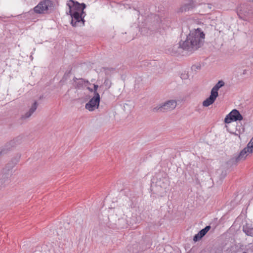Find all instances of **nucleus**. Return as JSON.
Returning a JSON list of instances; mask_svg holds the SVG:
<instances>
[{
  "mask_svg": "<svg viewBox=\"0 0 253 253\" xmlns=\"http://www.w3.org/2000/svg\"><path fill=\"white\" fill-rule=\"evenodd\" d=\"M195 6L196 4L193 0H187L182 4L180 10L181 12L189 11L193 9Z\"/></svg>",
  "mask_w": 253,
  "mask_h": 253,
  "instance_id": "nucleus-8",
  "label": "nucleus"
},
{
  "mask_svg": "<svg viewBox=\"0 0 253 253\" xmlns=\"http://www.w3.org/2000/svg\"><path fill=\"white\" fill-rule=\"evenodd\" d=\"M98 87V85L97 84H94V95H96L97 94H99V93L97 92V89Z\"/></svg>",
  "mask_w": 253,
  "mask_h": 253,
  "instance_id": "nucleus-19",
  "label": "nucleus"
},
{
  "mask_svg": "<svg viewBox=\"0 0 253 253\" xmlns=\"http://www.w3.org/2000/svg\"><path fill=\"white\" fill-rule=\"evenodd\" d=\"M69 8L68 14L72 18L71 24L73 27H82L84 26L85 20L84 17L85 13L84 11L86 7L84 3L81 4L73 0H69L67 3Z\"/></svg>",
  "mask_w": 253,
  "mask_h": 253,
  "instance_id": "nucleus-2",
  "label": "nucleus"
},
{
  "mask_svg": "<svg viewBox=\"0 0 253 253\" xmlns=\"http://www.w3.org/2000/svg\"><path fill=\"white\" fill-rule=\"evenodd\" d=\"M225 84L224 82L222 81H219L217 84L212 88L211 91L216 95H218V90L222 86H223Z\"/></svg>",
  "mask_w": 253,
  "mask_h": 253,
  "instance_id": "nucleus-15",
  "label": "nucleus"
},
{
  "mask_svg": "<svg viewBox=\"0 0 253 253\" xmlns=\"http://www.w3.org/2000/svg\"><path fill=\"white\" fill-rule=\"evenodd\" d=\"M107 80H105V81L104 83H107Z\"/></svg>",
  "mask_w": 253,
  "mask_h": 253,
  "instance_id": "nucleus-23",
  "label": "nucleus"
},
{
  "mask_svg": "<svg viewBox=\"0 0 253 253\" xmlns=\"http://www.w3.org/2000/svg\"><path fill=\"white\" fill-rule=\"evenodd\" d=\"M100 95L97 94L94 95L93 97L90 99V100L86 103L85 108L89 111H94L95 109L98 108L100 102Z\"/></svg>",
  "mask_w": 253,
  "mask_h": 253,
  "instance_id": "nucleus-6",
  "label": "nucleus"
},
{
  "mask_svg": "<svg viewBox=\"0 0 253 253\" xmlns=\"http://www.w3.org/2000/svg\"><path fill=\"white\" fill-rule=\"evenodd\" d=\"M127 206H130V207H131V206H132V205H131V203H128V204H127Z\"/></svg>",
  "mask_w": 253,
  "mask_h": 253,
  "instance_id": "nucleus-22",
  "label": "nucleus"
},
{
  "mask_svg": "<svg viewBox=\"0 0 253 253\" xmlns=\"http://www.w3.org/2000/svg\"><path fill=\"white\" fill-rule=\"evenodd\" d=\"M248 145L251 149V150H250V151L253 152V137L252 138L250 142L248 144Z\"/></svg>",
  "mask_w": 253,
  "mask_h": 253,
  "instance_id": "nucleus-18",
  "label": "nucleus"
},
{
  "mask_svg": "<svg viewBox=\"0 0 253 253\" xmlns=\"http://www.w3.org/2000/svg\"><path fill=\"white\" fill-rule=\"evenodd\" d=\"M245 6L244 5H241L237 9V13L239 17L244 20H247V16L248 12L247 10H245Z\"/></svg>",
  "mask_w": 253,
  "mask_h": 253,
  "instance_id": "nucleus-12",
  "label": "nucleus"
},
{
  "mask_svg": "<svg viewBox=\"0 0 253 253\" xmlns=\"http://www.w3.org/2000/svg\"><path fill=\"white\" fill-rule=\"evenodd\" d=\"M246 73H247V70H244L243 71V75H245V74H246Z\"/></svg>",
  "mask_w": 253,
  "mask_h": 253,
  "instance_id": "nucleus-20",
  "label": "nucleus"
},
{
  "mask_svg": "<svg viewBox=\"0 0 253 253\" xmlns=\"http://www.w3.org/2000/svg\"><path fill=\"white\" fill-rule=\"evenodd\" d=\"M243 232L248 236L253 237V227L249 224H246L243 227Z\"/></svg>",
  "mask_w": 253,
  "mask_h": 253,
  "instance_id": "nucleus-14",
  "label": "nucleus"
},
{
  "mask_svg": "<svg viewBox=\"0 0 253 253\" xmlns=\"http://www.w3.org/2000/svg\"><path fill=\"white\" fill-rule=\"evenodd\" d=\"M218 96V95H216V94L211 91L210 96L203 102V106L204 107H208L211 105L214 102Z\"/></svg>",
  "mask_w": 253,
  "mask_h": 253,
  "instance_id": "nucleus-10",
  "label": "nucleus"
},
{
  "mask_svg": "<svg viewBox=\"0 0 253 253\" xmlns=\"http://www.w3.org/2000/svg\"><path fill=\"white\" fill-rule=\"evenodd\" d=\"M14 141L10 142L9 144L5 145L3 148H0V156L6 154L7 151L12 147Z\"/></svg>",
  "mask_w": 253,
  "mask_h": 253,
  "instance_id": "nucleus-16",
  "label": "nucleus"
},
{
  "mask_svg": "<svg viewBox=\"0 0 253 253\" xmlns=\"http://www.w3.org/2000/svg\"><path fill=\"white\" fill-rule=\"evenodd\" d=\"M11 172L12 171L10 169H8L7 170L5 169L3 170L1 179L0 180V186L8 182L9 178L11 175Z\"/></svg>",
  "mask_w": 253,
  "mask_h": 253,
  "instance_id": "nucleus-11",
  "label": "nucleus"
},
{
  "mask_svg": "<svg viewBox=\"0 0 253 253\" xmlns=\"http://www.w3.org/2000/svg\"><path fill=\"white\" fill-rule=\"evenodd\" d=\"M76 80L77 81V82H76V84H75L76 87L78 88L82 87L84 83V80L82 79H76Z\"/></svg>",
  "mask_w": 253,
  "mask_h": 253,
  "instance_id": "nucleus-17",
  "label": "nucleus"
},
{
  "mask_svg": "<svg viewBox=\"0 0 253 253\" xmlns=\"http://www.w3.org/2000/svg\"><path fill=\"white\" fill-rule=\"evenodd\" d=\"M243 117L238 110L234 109L232 110L225 118L224 122L226 124L230 123L231 122L241 121Z\"/></svg>",
  "mask_w": 253,
  "mask_h": 253,
  "instance_id": "nucleus-5",
  "label": "nucleus"
},
{
  "mask_svg": "<svg viewBox=\"0 0 253 253\" xmlns=\"http://www.w3.org/2000/svg\"><path fill=\"white\" fill-rule=\"evenodd\" d=\"M250 150H251V149L247 145V146L242 150L236 158V161L238 162L240 161L244 160L248 155L253 153V152H251Z\"/></svg>",
  "mask_w": 253,
  "mask_h": 253,
  "instance_id": "nucleus-7",
  "label": "nucleus"
},
{
  "mask_svg": "<svg viewBox=\"0 0 253 253\" xmlns=\"http://www.w3.org/2000/svg\"><path fill=\"white\" fill-rule=\"evenodd\" d=\"M205 34L200 28L190 31L186 40L179 42V45H175L171 48V54L179 53L183 49L192 52L200 47L203 43Z\"/></svg>",
  "mask_w": 253,
  "mask_h": 253,
  "instance_id": "nucleus-1",
  "label": "nucleus"
},
{
  "mask_svg": "<svg viewBox=\"0 0 253 253\" xmlns=\"http://www.w3.org/2000/svg\"><path fill=\"white\" fill-rule=\"evenodd\" d=\"M52 6L51 1L49 0H44L41 1L34 8V11L37 13H45Z\"/></svg>",
  "mask_w": 253,
  "mask_h": 253,
  "instance_id": "nucleus-4",
  "label": "nucleus"
},
{
  "mask_svg": "<svg viewBox=\"0 0 253 253\" xmlns=\"http://www.w3.org/2000/svg\"><path fill=\"white\" fill-rule=\"evenodd\" d=\"M253 1V0H252Z\"/></svg>",
  "mask_w": 253,
  "mask_h": 253,
  "instance_id": "nucleus-25",
  "label": "nucleus"
},
{
  "mask_svg": "<svg viewBox=\"0 0 253 253\" xmlns=\"http://www.w3.org/2000/svg\"><path fill=\"white\" fill-rule=\"evenodd\" d=\"M37 106V102L35 101L32 105L29 112H27L25 115L22 116V119H25L29 118L33 114V113L36 110Z\"/></svg>",
  "mask_w": 253,
  "mask_h": 253,
  "instance_id": "nucleus-13",
  "label": "nucleus"
},
{
  "mask_svg": "<svg viewBox=\"0 0 253 253\" xmlns=\"http://www.w3.org/2000/svg\"><path fill=\"white\" fill-rule=\"evenodd\" d=\"M176 105L177 102L175 100H170L164 103L157 105L153 108L152 110L154 112H167L174 109L176 107Z\"/></svg>",
  "mask_w": 253,
  "mask_h": 253,
  "instance_id": "nucleus-3",
  "label": "nucleus"
},
{
  "mask_svg": "<svg viewBox=\"0 0 253 253\" xmlns=\"http://www.w3.org/2000/svg\"><path fill=\"white\" fill-rule=\"evenodd\" d=\"M210 225L206 226L204 228L201 230L197 234H196L193 237V241L196 242L200 240L211 229Z\"/></svg>",
  "mask_w": 253,
  "mask_h": 253,
  "instance_id": "nucleus-9",
  "label": "nucleus"
},
{
  "mask_svg": "<svg viewBox=\"0 0 253 253\" xmlns=\"http://www.w3.org/2000/svg\"><path fill=\"white\" fill-rule=\"evenodd\" d=\"M243 253H247L246 252H244Z\"/></svg>",
  "mask_w": 253,
  "mask_h": 253,
  "instance_id": "nucleus-24",
  "label": "nucleus"
},
{
  "mask_svg": "<svg viewBox=\"0 0 253 253\" xmlns=\"http://www.w3.org/2000/svg\"><path fill=\"white\" fill-rule=\"evenodd\" d=\"M137 14L139 15L140 14V11L139 10H137Z\"/></svg>",
  "mask_w": 253,
  "mask_h": 253,
  "instance_id": "nucleus-21",
  "label": "nucleus"
}]
</instances>
